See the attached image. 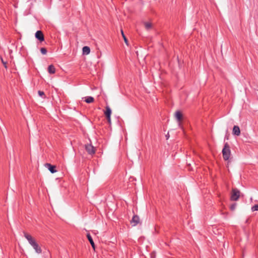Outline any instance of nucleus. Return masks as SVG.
Here are the masks:
<instances>
[{"instance_id":"nucleus-6","label":"nucleus","mask_w":258,"mask_h":258,"mask_svg":"<svg viewBox=\"0 0 258 258\" xmlns=\"http://www.w3.org/2000/svg\"><path fill=\"white\" fill-rule=\"evenodd\" d=\"M45 166L48 168L50 172L52 173H54L56 172L55 169L56 167L54 165H52L49 163H46Z\"/></svg>"},{"instance_id":"nucleus-15","label":"nucleus","mask_w":258,"mask_h":258,"mask_svg":"<svg viewBox=\"0 0 258 258\" xmlns=\"http://www.w3.org/2000/svg\"><path fill=\"white\" fill-rule=\"evenodd\" d=\"M144 24L145 27L147 30H149L152 27V25L149 22H145Z\"/></svg>"},{"instance_id":"nucleus-19","label":"nucleus","mask_w":258,"mask_h":258,"mask_svg":"<svg viewBox=\"0 0 258 258\" xmlns=\"http://www.w3.org/2000/svg\"><path fill=\"white\" fill-rule=\"evenodd\" d=\"M121 34L123 38L124 41L125 43L126 44H127V39L126 37H125V35L124 34L123 31L121 30Z\"/></svg>"},{"instance_id":"nucleus-10","label":"nucleus","mask_w":258,"mask_h":258,"mask_svg":"<svg viewBox=\"0 0 258 258\" xmlns=\"http://www.w3.org/2000/svg\"><path fill=\"white\" fill-rule=\"evenodd\" d=\"M87 238H88V240L89 241L92 247L93 248V249H95V243L93 241V240L91 235L89 233H88L87 234Z\"/></svg>"},{"instance_id":"nucleus-14","label":"nucleus","mask_w":258,"mask_h":258,"mask_svg":"<svg viewBox=\"0 0 258 258\" xmlns=\"http://www.w3.org/2000/svg\"><path fill=\"white\" fill-rule=\"evenodd\" d=\"M90 52V49L88 46H84L83 48V53L84 54H88Z\"/></svg>"},{"instance_id":"nucleus-8","label":"nucleus","mask_w":258,"mask_h":258,"mask_svg":"<svg viewBox=\"0 0 258 258\" xmlns=\"http://www.w3.org/2000/svg\"><path fill=\"white\" fill-rule=\"evenodd\" d=\"M175 117L177 119V121L178 122L179 124H180V122L182 119V114L181 113L180 111H177L175 113Z\"/></svg>"},{"instance_id":"nucleus-17","label":"nucleus","mask_w":258,"mask_h":258,"mask_svg":"<svg viewBox=\"0 0 258 258\" xmlns=\"http://www.w3.org/2000/svg\"><path fill=\"white\" fill-rule=\"evenodd\" d=\"M236 206H237V204L234 203L230 206V209L231 211H234L236 209Z\"/></svg>"},{"instance_id":"nucleus-13","label":"nucleus","mask_w":258,"mask_h":258,"mask_svg":"<svg viewBox=\"0 0 258 258\" xmlns=\"http://www.w3.org/2000/svg\"><path fill=\"white\" fill-rule=\"evenodd\" d=\"M48 71L49 73L53 74L55 72V69L53 65H50L48 66Z\"/></svg>"},{"instance_id":"nucleus-16","label":"nucleus","mask_w":258,"mask_h":258,"mask_svg":"<svg viewBox=\"0 0 258 258\" xmlns=\"http://www.w3.org/2000/svg\"><path fill=\"white\" fill-rule=\"evenodd\" d=\"M40 51L42 54H46L47 52L46 49L44 47H42L40 48Z\"/></svg>"},{"instance_id":"nucleus-5","label":"nucleus","mask_w":258,"mask_h":258,"mask_svg":"<svg viewBox=\"0 0 258 258\" xmlns=\"http://www.w3.org/2000/svg\"><path fill=\"white\" fill-rule=\"evenodd\" d=\"M140 222V218L137 215H134L131 221V223L133 226H136Z\"/></svg>"},{"instance_id":"nucleus-20","label":"nucleus","mask_w":258,"mask_h":258,"mask_svg":"<svg viewBox=\"0 0 258 258\" xmlns=\"http://www.w3.org/2000/svg\"><path fill=\"white\" fill-rule=\"evenodd\" d=\"M38 94L40 97H41L42 98H44L45 97V94H44V92H43V91H39Z\"/></svg>"},{"instance_id":"nucleus-11","label":"nucleus","mask_w":258,"mask_h":258,"mask_svg":"<svg viewBox=\"0 0 258 258\" xmlns=\"http://www.w3.org/2000/svg\"><path fill=\"white\" fill-rule=\"evenodd\" d=\"M84 99V101H85L87 103H92L94 101V98L92 96H87L86 97H85Z\"/></svg>"},{"instance_id":"nucleus-1","label":"nucleus","mask_w":258,"mask_h":258,"mask_svg":"<svg viewBox=\"0 0 258 258\" xmlns=\"http://www.w3.org/2000/svg\"><path fill=\"white\" fill-rule=\"evenodd\" d=\"M24 236L37 253L40 254L42 252L41 247L34 238L26 232H24Z\"/></svg>"},{"instance_id":"nucleus-2","label":"nucleus","mask_w":258,"mask_h":258,"mask_svg":"<svg viewBox=\"0 0 258 258\" xmlns=\"http://www.w3.org/2000/svg\"><path fill=\"white\" fill-rule=\"evenodd\" d=\"M223 157L225 160H228L231 155L230 147L227 143L224 144V148L222 150Z\"/></svg>"},{"instance_id":"nucleus-3","label":"nucleus","mask_w":258,"mask_h":258,"mask_svg":"<svg viewBox=\"0 0 258 258\" xmlns=\"http://www.w3.org/2000/svg\"><path fill=\"white\" fill-rule=\"evenodd\" d=\"M240 197V191L237 188H233L232 190V194L230 197L231 201H236L238 200Z\"/></svg>"},{"instance_id":"nucleus-22","label":"nucleus","mask_w":258,"mask_h":258,"mask_svg":"<svg viewBox=\"0 0 258 258\" xmlns=\"http://www.w3.org/2000/svg\"><path fill=\"white\" fill-rule=\"evenodd\" d=\"M2 62L5 66V67L7 68L6 63L5 62H4L3 60H2Z\"/></svg>"},{"instance_id":"nucleus-12","label":"nucleus","mask_w":258,"mask_h":258,"mask_svg":"<svg viewBox=\"0 0 258 258\" xmlns=\"http://www.w3.org/2000/svg\"><path fill=\"white\" fill-rule=\"evenodd\" d=\"M104 114L106 116H111V110L108 106H106V111H105Z\"/></svg>"},{"instance_id":"nucleus-18","label":"nucleus","mask_w":258,"mask_h":258,"mask_svg":"<svg viewBox=\"0 0 258 258\" xmlns=\"http://www.w3.org/2000/svg\"><path fill=\"white\" fill-rule=\"evenodd\" d=\"M251 211L252 212L258 211V205H255L251 207Z\"/></svg>"},{"instance_id":"nucleus-7","label":"nucleus","mask_w":258,"mask_h":258,"mask_svg":"<svg viewBox=\"0 0 258 258\" xmlns=\"http://www.w3.org/2000/svg\"><path fill=\"white\" fill-rule=\"evenodd\" d=\"M35 37L40 41L44 40V35L41 31H37L36 32Z\"/></svg>"},{"instance_id":"nucleus-4","label":"nucleus","mask_w":258,"mask_h":258,"mask_svg":"<svg viewBox=\"0 0 258 258\" xmlns=\"http://www.w3.org/2000/svg\"><path fill=\"white\" fill-rule=\"evenodd\" d=\"M85 149L88 154H94L95 153L94 147L91 144H87L85 146Z\"/></svg>"},{"instance_id":"nucleus-23","label":"nucleus","mask_w":258,"mask_h":258,"mask_svg":"<svg viewBox=\"0 0 258 258\" xmlns=\"http://www.w3.org/2000/svg\"><path fill=\"white\" fill-rule=\"evenodd\" d=\"M169 134H168H168H167V135L166 136V139H168V138H169Z\"/></svg>"},{"instance_id":"nucleus-9","label":"nucleus","mask_w":258,"mask_h":258,"mask_svg":"<svg viewBox=\"0 0 258 258\" xmlns=\"http://www.w3.org/2000/svg\"><path fill=\"white\" fill-rule=\"evenodd\" d=\"M232 132H233V134L236 135V136H239L240 134V128H239V126H237V125L234 126V127L233 128Z\"/></svg>"},{"instance_id":"nucleus-21","label":"nucleus","mask_w":258,"mask_h":258,"mask_svg":"<svg viewBox=\"0 0 258 258\" xmlns=\"http://www.w3.org/2000/svg\"><path fill=\"white\" fill-rule=\"evenodd\" d=\"M106 118H107V121L109 123H111V116H106Z\"/></svg>"}]
</instances>
